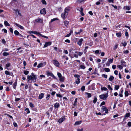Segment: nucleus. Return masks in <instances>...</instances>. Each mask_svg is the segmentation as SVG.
Masks as SVG:
<instances>
[{"instance_id": "1", "label": "nucleus", "mask_w": 131, "mask_h": 131, "mask_svg": "<svg viewBox=\"0 0 131 131\" xmlns=\"http://www.w3.org/2000/svg\"><path fill=\"white\" fill-rule=\"evenodd\" d=\"M37 78V76L36 75H28L27 76L28 81H29L30 80H35L34 81L36 82Z\"/></svg>"}, {"instance_id": "2", "label": "nucleus", "mask_w": 131, "mask_h": 131, "mask_svg": "<svg viewBox=\"0 0 131 131\" xmlns=\"http://www.w3.org/2000/svg\"><path fill=\"white\" fill-rule=\"evenodd\" d=\"M108 91L107 92L106 94H103L99 96L100 98L104 100H105L107 99V97L108 96Z\"/></svg>"}, {"instance_id": "3", "label": "nucleus", "mask_w": 131, "mask_h": 131, "mask_svg": "<svg viewBox=\"0 0 131 131\" xmlns=\"http://www.w3.org/2000/svg\"><path fill=\"white\" fill-rule=\"evenodd\" d=\"M113 60V58L112 59H109L108 61L106 63V66H110V64L112 63Z\"/></svg>"}, {"instance_id": "4", "label": "nucleus", "mask_w": 131, "mask_h": 131, "mask_svg": "<svg viewBox=\"0 0 131 131\" xmlns=\"http://www.w3.org/2000/svg\"><path fill=\"white\" fill-rule=\"evenodd\" d=\"M53 63L57 67H59L60 66L59 63L56 60H53Z\"/></svg>"}, {"instance_id": "5", "label": "nucleus", "mask_w": 131, "mask_h": 131, "mask_svg": "<svg viewBox=\"0 0 131 131\" xmlns=\"http://www.w3.org/2000/svg\"><path fill=\"white\" fill-rule=\"evenodd\" d=\"M46 64V62H44L43 63H40L38 65L37 67L39 68L43 67Z\"/></svg>"}, {"instance_id": "6", "label": "nucleus", "mask_w": 131, "mask_h": 131, "mask_svg": "<svg viewBox=\"0 0 131 131\" xmlns=\"http://www.w3.org/2000/svg\"><path fill=\"white\" fill-rule=\"evenodd\" d=\"M35 21L37 23H42L43 22V20L41 19L38 18L36 19L35 20Z\"/></svg>"}, {"instance_id": "7", "label": "nucleus", "mask_w": 131, "mask_h": 131, "mask_svg": "<svg viewBox=\"0 0 131 131\" xmlns=\"http://www.w3.org/2000/svg\"><path fill=\"white\" fill-rule=\"evenodd\" d=\"M84 41V40L83 39L81 38L80 39L78 42H77V44L80 46L81 45L82 43V42Z\"/></svg>"}, {"instance_id": "8", "label": "nucleus", "mask_w": 131, "mask_h": 131, "mask_svg": "<svg viewBox=\"0 0 131 131\" xmlns=\"http://www.w3.org/2000/svg\"><path fill=\"white\" fill-rule=\"evenodd\" d=\"M77 10L80 12V14L82 16H83L84 15V14L83 12V9L82 7H80V10H79L78 8H77Z\"/></svg>"}, {"instance_id": "9", "label": "nucleus", "mask_w": 131, "mask_h": 131, "mask_svg": "<svg viewBox=\"0 0 131 131\" xmlns=\"http://www.w3.org/2000/svg\"><path fill=\"white\" fill-rule=\"evenodd\" d=\"M67 13H66L65 12H64V13H62L61 14V16L63 19H65L66 18V16L67 15Z\"/></svg>"}, {"instance_id": "10", "label": "nucleus", "mask_w": 131, "mask_h": 131, "mask_svg": "<svg viewBox=\"0 0 131 131\" xmlns=\"http://www.w3.org/2000/svg\"><path fill=\"white\" fill-rule=\"evenodd\" d=\"M65 118L64 117H62L60 118L58 121L59 123H60L65 120Z\"/></svg>"}, {"instance_id": "11", "label": "nucleus", "mask_w": 131, "mask_h": 131, "mask_svg": "<svg viewBox=\"0 0 131 131\" xmlns=\"http://www.w3.org/2000/svg\"><path fill=\"white\" fill-rule=\"evenodd\" d=\"M51 44V43L50 42H46L44 45V47H46L47 46H49Z\"/></svg>"}, {"instance_id": "12", "label": "nucleus", "mask_w": 131, "mask_h": 131, "mask_svg": "<svg viewBox=\"0 0 131 131\" xmlns=\"http://www.w3.org/2000/svg\"><path fill=\"white\" fill-rule=\"evenodd\" d=\"M15 24L16 25V26H17L18 27H19V28H20V29H24V27L21 26V25L16 23H15Z\"/></svg>"}, {"instance_id": "13", "label": "nucleus", "mask_w": 131, "mask_h": 131, "mask_svg": "<svg viewBox=\"0 0 131 131\" xmlns=\"http://www.w3.org/2000/svg\"><path fill=\"white\" fill-rule=\"evenodd\" d=\"M40 13L42 14H46V12L45 8H43L40 11Z\"/></svg>"}, {"instance_id": "14", "label": "nucleus", "mask_w": 131, "mask_h": 131, "mask_svg": "<svg viewBox=\"0 0 131 131\" xmlns=\"http://www.w3.org/2000/svg\"><path fill=\"white\" fill-rule=\"evenodd\" d=\"M5 73L6 75H13V76L12 73H10L8 71H5Z\"/></svg>"}, {"instance_id": "15", "label": "nucleus", "mask_w": 131, "mask_h": 131, "mask_svg": "<svg viewBox=\"0 0 131 131\" xmlns=\"http://www.w3.org/2000/svg\"><path fill=\"white\" fill-rule=\"evenodd\" d=\"M107 108L105 107L104 106H102V108L101 109V112L103 113L104 111H105L107 110Z\"/></svg>"}, {"instance_id": "16", "label": "nucleus", "mask_w": 131, "mask_h": 131, "mask_svg": "<svg viewBox=\"0 0 131 131\" xmlns=\"http://www.w3.org/2000/svg\"><path fill=\"white\" fill-rule=\"evenodd\" d=\"M81 121H76L74 124V125H79L80 124L82 123Z\"/></svg>"}, {"instance_id": "17", "label": "nucleus", "mask_w": 131, "mask_h": 131, "mask_svg": "<svg viewBox=\"0 0 131 131\" xmlns=\"http://www.w3.org/2000/svg\"><path fill=\"white\" fill-rule=\"evenodd\" d=\"M74 53H76V54H78V55L79 56H81L83 53L82 52H78L77 51L75 52Z\"/></svg>"}, {"instance_id": "18", "label": "nucleus", "mask_w": 131, "mask_h": 131, "mask_svg": "<svg viewBox=\"0 0 131 131\" xmlns=\"http://www.w3.org/2000/svg\"><path fill=\"white\" fill-rule=\"evenodd\" d=\"M54 106L55 108H58L59 107L60 104L59 103L57 102L54 104Z\"/></svg>"}, {"instance_id": "19", "label": "nucleus", "mask_w": 131, "mask_h": 131, "mask_svg": "<svg viewBox=\"0 0 131 131\" xmlns=\"http://www.w3.org/2000/svg\"><path fill=\"white\" fill-rule=\"evenodd\" d=\"M65 77L64 76H62L61 78H60L59 80L61 82H64V81Z\"/></svg>"}, {"instance_id": "20", "label": "nucleus", "mask_w": 131, "mask_h": 131, "mask_svg": "<svg viewBox=\"0 0 131 131\" xmlns=\"http://www.w3.org/2000/svg\"><path fill=\"white\" fill-rule=\"evenodd\" d=\"M130 6H124L123 7L124 9H126L127 10H130Z\"/></svg>"}, {"instance_id": "21", "label": "nucleus", "mask_w": 131, "mask_h": 131, "mask_svg": "<svg viewBox=\"0 0 131 131\" xmlns=\"http://www.w3.org/2000/svg\"><path fill=\"white\" fill-rule=\"evenodd\" d=\"M44 94L43 93H41L40 94L39 96V99H41L44 96Z\"/></svg>"}, {"instance_id": "22", "label": "nucleus", "mask_w": 131, "mask_h": 131, "mask_svg": "<svg viewBox=\"0 0 131 131\" xmlns=\"http://www.w3.org/2000/svg\"><path fill=\"white\" fill-rule=\"evenodd\" d=\"M46 74L47 75V76H51L52 74V73L51 72H50L49 71H47L46 72Z\"/></svg>"}, {"instance_id": "23", "label": "nucleus", "mask_w": 131, "mask_h": 131, "mask_svg": "<svg viewBox=\"0 0 131 131\" xmlns=\"http://www.w3.org/2000/svg\"><path fill=\"white\" fill-rule=\"evenodd\" d=\"M17 84V81L15 82L13 84V86L14 89L16 88Z\"/></svg>"}, {"instance_id": "24", "label": "nucleus", "mask_w": 131, "mask_h": 131, "mask_svg": "<svg viewBox=\"0 0 131 131\" xmlns=\"http://www.w3.org/2000/svg\"><path fill=\"white\" fill-rule=\"evenodd\" d=\"M102 87L101 88V89L102 90H104L105 91H106L107 90V89L105 87H102V85H101Z\"/></svg>"}, {"instance_id": "25", "label": "nucleus", "mask_w": 131, "mask_h": 131, "mask_svg": "<svg viewBox=\"0 0 131 131\" xmlns=\"http://www.w3.org/2000/svg\"><path fill=\"white\" fill-rule=\"evenodd\" d=\"M4 24L6 26H10V24L6 21H5L4 22Z\"/></svg>"}, {"instance_id": "26", "label": "nucleus", "mask_w": 131, "mask_h": 131, "mask_svg": "<svg viewBox=\"0 0 131 131\" xmlns=\"http://www.w3.org/2000/svg\"><path fill=\"white\" fill-rule=\"evenodd\" d=\"M63 22L64 23L65 25L67 27L69 23V22L68 21L64 20V21Z\"/></svg>"}, {"instance_id": "27", "label": "nucleus", "mask_w": 131, "mask_h": 131, "mask_svg": "<svg viewBox=\"0 0 131 131\" xmlns=\"http://www.w3.org/2000/svg\"><path fill=\"white\" fill-rule=\"evenodd\" d=\"M80 82V79L78 78L75 81V83L76 84H78Z\"/></svg>"}, {"instance_id": "28", "label": "nucleus", "mask_w": 131, "mask_h": 131, "mask_svg": "<svg viewBox=\"0 0 131 131\" xmlns=\"http://www.w3.org/2000/svg\"><path fill=\"white\" fill-rule=\"evenodd\" d=\"M114 77L113 76H111L110 77L109 79V80L110 81H112L114 79Z\"/></svg>"}, {"instance_id": "29", "label": "nucleus", "mask_w": 131, "mask_h": 131, "mask_svg": "<svg viewBox=\"0 0 131 131\" xmlns=\"http://www.w3.org/2000/svg\"><path fill=\"white\" fill-rule=\"evenodd\" d=\"M126 62H125L123 60L121 61V63L122 64V65H123V66H124L125 67L126 66V65L125 64Z\"/></svg>"}, {"instance_id": "30", "label": "nucleus", "mask_w": 131, "mask_h": 131, "mask_svg": "<svg viewBox=\"0 0 131 131\" xmlns=\"http://www.w3.org/2000/svg\"><path fill=\"white\" fill-rule=\"evenodd\" d=\"M57 74L58 77L60 78L62 77V75L61 73L58 72H57Z\"/></svg>"}, {"instance_id": "31", "label": "nucleus", "mask_w": 131, "mask_h": 131, "mask_svg": "<svg viewBox=\"0 0 131 131\" xmlns=\"http://www.w3.org/2000/svg\"><path fill=\"white\" fill-rule=\"evenodd\" d=\"M86 94L87 95V97L88 98L91 97L92 96L91 94L90 93H86Z\"/></svg>"}, {"instance_id": "32", "label": "nucleus", "mask_w": 131, "mask_h": 131, "mask_svg": "<svg viewBox=\"0 0 131 131\" xmlns=\"http://www.w3.org/2000/svg\"><path fill=\"white\" fill-rule=\"evenodd\" d=\"M117 36L118 37H120L121 35V32L116 33V34Z\"/></svg>"}, {"instance_id": "33", "label": "nucleus", "mask_w": 131, "mask_h": 131, "mask_svg": "<svg viewBox=\"0 0 131 131\" xmlns=\"http://www.w3.org/2000/svg\"><path fill=\"white\" fill-rule=\"evenodd\" d=\"M14 33L15 35H18L19 33V32L16 30L15 31Z\"/></svg>"}, {"instance_id": "34", "label": "nucleus", "mask_w": 131, "mask_h": 131, "mask_svg": "<svg viewBox=\"0 0 131 131\" xmlns=\"http://www.w3.org/2000/svg\"><path fill=\"white\" fill-rule=\"evenodd\" d=\"M105 71L107 72H108L110 71V70L109 68H105L104 69Z\"/></svg>"}, {"instance_id": "35", "label": "nucleus", "mask_w": 131, "mask_h": 131, "mask_svg": "<svg viewBox=\"0 0 131 131\" xmlns=\"http://www.w3.org/2000/svg\"><path fill=\"white\" fill-rule=\"evenodd\" d=\"M125 96L127 97L129 95V93L127 91H126L125 92Z\"/></svg>"}, {"instance_id": "36", "label": "nucleus", "mask_w": 131, "mask_h": 131, "mask_svg": "<svg viewBox=\"0 0 131 131\" xmlns=\"http://www.w3.org/2000/svg\"><path fill=\"white\" fill-rule=\"evenodd\" d=\"M9 53L7 52H4L3 53V55L4 56H7L9 55Z\"/></svg>"}, {"instance_id": "37", "label": "nucleus", "mask_w": 131, "mask_h": 131, "mask_svg": "<svg viewBox=\"0 0 131 131\" xmlns=\"http://www.w3.org/2000/svg\"><path fill=\"white\" fill-rule=\"evenodd\" d=\"M50 96V95L49 94H47L46 98L47 100H48L49 99Z\"/></svg>"}, {"instance_id": "38", "label": "nucleus", "mask_w": 131, "mask_h": 131, "mask_svg": "<svg viewBox=\"0 0 131 131\" xmlns=\"http://www.w3.org/2000/svg\"><path fill=\"white\" fill-rule=\"evenodd\" d=\"M69 8L67 7L64 10V12H65L66 13H67L68 14V12L69 11Z\"/></svg>"}, {"instance_id": "39", "label": "nucleus", "mask_w": 131, "mask_h": 131, "mask_svg": "<svg viewBox=\"0 0 131 131\" xmlns=\"http://www.w3.org/2000/svg\"><path fill=\"white\" fill-rule=\"evenodd\" d=\"M58 19L56 18H54L52 19L51 20V22H52L54 21H55L56 20H57Z\"/></svg>"}, {"instance_id": "40", "label": "nucleus", "mask_w": 131, "mask_h": 131, "mask_svg": "<svg viewBox=\"0 0 131 131\" xmlns=\"http://www.w3.org/2000/svg\"><path fill=\"white\" fill-rule=\"evenodd\" d=\"M29 72L28 71H25L24 72V74L25 75H27L28 74Z\"/></svg>"}, {"instance_id": "41", "label": "nucleus", "mask_w": 131, "mask_h": 131, "mask_svg": "<svg viewBox=\"0 0 131 131\" xmlns=\"http://www.w3.org/2000/svg\"><path fill=\"white\" fill-rule=\"evenodd\" d=\"M25 111H27V114H29L30 113V111H29V109L28 108H26L25 109Z\"/></svg>"}, {"instance_id": "42", "label": "nucleus", "mask_w": 131, "mask_h": 131, "mask_svg": "<svg viewBox=\"0 0 131 131\" xmlns=\"http://www.w3.org/2000/svg\"><path fill=\"white\" fill-rule=\"evenodd\" d=\"M119 88V86L118 85H116L115 86V89L117 90H118Z\"/></svg>"}, {"instance_id": "43", "label": "nucleus", "mask_w": 131, "mask_h": 131, "mask_svg": "<svg viewBox=\"0 0 131 131\" xmlns=\"http://www.w3.org/2000/svg\"><path fill=\"white\" fill-rule=\"evenodd\" d=\"M97 99L96 97H95L93 100V102L95 104L97 102Z\"/></svg>"}, {"instance_id": "44", "label": "nucleus", "mask_w": 131, "mask_h": 131, "mask_svg": "<svg viewBox=\"0 0 131 131\" xmlns=\"http://www.w3.org/2000/svg\"><path fill=\"white\" fill-rule=\"evenodd\" d=\"M77 98H76L75 99V101L74 102L73 105L74 106H75L76 105L77 102Z\"/></svg>"}, {"instance_id": "45", "label": "nucleus", "mask_w": 131, "mask_h": 131, "mask_svg": "<svg viewBox=\"0 0 131 131\" xmlns=\"http://www.w3.org/2000/svg\"><path fill=\"white\" fill-rule=\"evenodd\" d=\"M85 86H83L81 88V90L82 91H83L85 90Z\"/></svg>"}, {"instance_id": "46", "label": "nucleus", "mask_w": 131, "mask_h": 131, "mask_svg": "<svg viewBox=\"0 0 131 131\" xmlns=\"http://www.w3.org/2000/svg\"><path fill=\"white\" fill-rule=\"evenodd\" d=\"M105 104V102L104 101H103L102 102L101 104L99 106H101L103 105H104Z\"/></svg>"}, {"instance_id": "47", "label": "nucleus", "mask_w": 131, "mask_h": 131, "mask_svg": "<svg viewBox=\"0 0 131 131\" xmlns=\"http://www.w3.org/2000/svg\"><path fill=\"white\" fill-rule=\"evenodd\" d=\"M118 68L119 69H121L123 68V66H122L121 65H118L117 66Z\"/></svg>"}, {"instance_id": "48", "label": "nucleus", "mask_w": 131, "mask_h": 131, "mask_svg": "<svg viewBox=\"0 0 131 131\" xmlns=\"http://www.w3.org/2000/svg\"><path fill=\"white\" fill-rule=\"evenodd\" d=\"M2 42L3 44H5L6 43V41L4 39H2Z\"/></svg>"}, {"instance_id": "49", "label": "nucleus", "mask_w": 131, "mask_h": 131, "mask_svg": "<svg viewBox=\"0 0 131 131\" xmlns=\"http://www.w3.org/2000/svg\"><path fill=\"white\" fill-rule=\"evenodd\" d=\"M129 52V51L128 50H126L123 51V53L124 54H127Z\"/></svg>"}, {"instance_id": "50", "label": "nucleus", "mask_w": 131, "mask_h": 131, "mask_svg": "<svg viewBox=\"0 0 131 131\" xmlns=\"http://www.w3.org/2000/svg\"><path fill=\"white\" fill-rule=\"evenodd\" d=\"M107 87L110 90H112V88L111 87L110 85H107Z\"/></svg>"}, {"instance_id": "51", "label": "nucleus", "mask_w": 131, "mask_h": 131, "mask_svg": "<svg viewBox=\"0 0 131 131\" xmlns=\"http://www.w3.org/2000/svg\"><path fill=\"white\" fill-rule=\"evenodd\" d=\"M56 95L57 97L60 98H61L62 97V95L60 94H57Z\"/></svg>"}, {"instance_id": "52", "label": "nucleus", "mask_w": 131, "mask_h": 131, "mask_svg": "<svg viewBox=\"0 0 131 131\" xmlns=\"http://www.w3.org/2000/svg\"><path fill=\"white\" fill-rule=\"evenodd\" d=\"M34 34L37 35H38L39 36V35H40V34H41L40 33L36 31H34Z\"/></svg>"}, {"instance_id": "53", "label": "nucleus", "mask_w": 131, "mask_h": 131, "mask_svg": "<svg viewBox=\"0 0 131 131\" xmlns=\"http://www.w3.org/2000/svg\"><path fill=\"white\" fill-rule=\"evenodd\" d=\"M130 114L129 113H127L125 115V117H129L130 116Z\"/></svg>"}, {"instance_id": "54", "label": "nucleus", "mask_w": 131, "mask_h": 131, "mask_svg": "<svg viewBox=\"0 0 131 131\" xmlns=\"http://www.w3.org/2000/svg\"><path fill=\"white\" fill-rule=\"evenodd\" d=\"M102 76L103 77H104L105 78H107V75L103 74L102 75Z\"/></svg>"}, {"instance_id": "55", "label": "nucleus", "mask_w": 131, "mask_h": 131, "mask_svg": "<svg viewBox=\"0 0 131 131\" xmlns=\"http://www.w3.org/2000/svg\"><path fill=\"white\" fill-rule=\"evenodd\" d=\"M42 2L44 4L46 5V2L45 0H42Z\"/></svg>"}, {"instance_id": "56", "label": "nucleus", "mask_w": 131, "mask_h": 131, "mask_svg": "<svg viewBox=\"0 0 131 131\" xmlns=\"http://www.w3.org/2000/svg\"><path fill=\"white\" fill-rule=\"evenodd\" d=\"M29 105L31 107H34V105L32 103H30Z\"/></svg>"}, {"instance_id": "57", "label": "nucleus", "mask_w": 131, "mask_h": 131, "mask_svg": "<svg viewBox=\"0 0 131 131\" xmlns=\"http://www.w3.org/2000/svg\"><path fill=\"white\" fill-rule=\"evenodd\" d=\"M107 58H104L103 59V61L102 62V63H104L105 62V61H106V60H107Z\"/></svg>"}, {"instance_id": "58", "label": "nucleus", "mask_w": 131, "mask_h": 131, "mask_svg": "<svg viewBox=\"0 0 131 131\" xmlns=\"http://www.w3.org/2000/svg\"><path fill=\"white\" fill-rule=\"evenodd\" d=\"M118 46V44L114 46V47L113 49L114 50H115L117 48Z\"/></svg>"}, {"instance_id": "59", "label": "nucleus", "mask_w": 131, "mask_h": 131, "mask_svg": "<svg viewBox=\"0 0 131 131\" xmlns=\"http://www.w3.org/2000/svg\"><path fill=\"white\" fill-rule=\"evenodd\" d=\"M127 125H128V126L130 127L131 126V122H128Z\"/></svg>"}, {"instance_id": "60", "label": "nucleus", "mask_w": 131, "mask_h": 131, "mask_svg": "<svg viewBox=\"0 0 131 131\" xmlns=\"http://www.w3.org/2000/svg\"><path fill=\"white\" fill-rule=\"evenodd\" d=\"M13 124L14 126L15 127H16L17 126V124L15 122H14Z\"/></svg>"}, {"instance_id": "61", "label": "nucleus", "mask_w": 131, "mask_h": 131, "mask_svg": "<svg viewBox=\"0 0 131 131\" xmlns=\"http://www.w3.org/2000/svg\"><path fill=\"white\" fill-rule=\"evenodd\" d=\"M74 57L75 58H78V54L75 53L74 54Z\"/></svg>"}, {"instance_id": "62", "label": "nucleus", "mask_w": 131, "mask_h": 131, "mask_svg": "<svg viewBox=\"0 0 131 131\" xmlns=\"http://www.w3.org/2000/svg\"><path fill=\"white\" fill-rule=\"evenodd\" d=\"M74 76L75 77H76V78H79L80 77V75H78V74H75L74 75Z\"/></svg>"}, {"instance_id": "63", "label": "nucleus", "mask_w": 131, "mask_h": 131, "mask_svg": "<svg viewBox=\"0 0 131 131\" xmlns=\"http://www.w3.org/2000/svg\"><path fill=\"white\" fill-rule=\"evenodd\" d=\"M88 13L90 15L92 16L93 15V14L91 11H90L88 12Z\"/></svg>"}, {"instance_id": "64", "label": "nucleus", "mask_w": 131, "mask_h": 131, "mask_svg": "<svg viewBox=\"0 0 131 131\" xmlns=\"http://www.w3.org/2000/svg\"><path fill=\"white\" fill-rule=\"evenodd\" d=\"M80 67L81 68L83 69H84L85 68V67L83 65H81Z\"/></svg>"}]
</instances>
